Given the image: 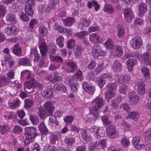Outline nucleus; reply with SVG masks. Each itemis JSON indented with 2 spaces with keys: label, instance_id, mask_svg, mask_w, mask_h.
<instances>
[{
  "label": "nucleus",
  "instance_id": "f257e3e1",
  "mask_svg": "<svg viewBox=\"0 0 151 151\" xmlns=\"http://www.w3.org/2000/svg\"><path fill=\"white\" fill-rule=\"evenodd\" d=\"M25 78L28 81L25 82L24 89L27 93H32V91L29 90L33 89L35 87L37 86L38 84L36 82L35 79L32 75L31 72L29 70H24L21 72V81H23Z\"/></svg>",
  "mask_w": 151,
  "mask_h": 151
},
{
  "label": "nucleus",
  "instance_id": "f03ea898",
  "mask_svg": "<svg viewBox=\"0 0 151 151\" xmlns=\"http://www.w3.org/2000/svg\"><path fill=\"white\" fill-rule=\"evenodd\" d=\"M36 130L35 127H27L25 128V134L26 139L24 144L25 145H28L30 142L35 140V138L37 135Z\"/></svg>",
  "mask_w": 151,
  "mask_h": 151
},
{
  "label": "nucleus",
  "instance_id": "7ed1b4c3",
  "mask_svg": "<svg viewBox=\"0 0 151 151\" xmlns=\"http://www.w3.org/2000/svg\"><path fill=\"white\" fill-rule=\"evenodd\" d=\"M104 104L105 102L103 98L100 97H97L92 101V108L94 111H98Z\"/></svg>",
  "mask_w": 151,
  "mask_h": 151
},
{
  "label": "nucleus",
  "instance_id": "20e7f679",
  "mask_svg": "<svg viewBox=\"0 0 151 151\" xmlns=\"http://www.w3.org/2000/svg\"><path fill=\"white\" fill-rule=\"evenodd\" d=\"M116 127L114 125H111L107 127L106 132L108 137L110 139H114L118 137L116 133Z\"/></svg>",
  "mask_w": 151,
  "mask_h": 151
},
{
  "label": "nucleus",
  "instance_id": "39448f33",
  "mask_svg": "<svg viewBox=\"0 0 151 151\" xmlns=\"http://www.w3.org/2000/svg\"><path fill=\"white\" fill-rule=\"evenodd\" d=\"M66 67L65 70L67 73H74L77 69V63L73 61H69L66 63Z\"/></svg>",
  "mask_w": 151,
  "mask_h": 151
},
{
  "label": "nucleus",
  "instance_id": "423d86ee",
  "mask_svg": "<svg viewBox=\"0 0 151 151\" xmlns=\"http://www.w3.org/2000/svg\"><path fill=\"white\" fill-rule=\"evenodd\" d=\"M93 56L96 58H97L99 56L103 55L105 54V52L101 51V47L99 45H96L92 49L91 52Z\"/></svg>",
  "mask_w": 151,
  "mask_h": 151
},
{
  "label": "nucleus",
  "instance_id": "0eeeda50",
  "mask_svg": "<svg viewBox=\"0 0 151 151\" xmlns=\"http://www.w3.org/2000/svg\"><path fill=\"white\" fill-rule=\"evenodd\" d=\"M4 30L7 35L12 36L17 34L19 31V29L14 26H8L5 28Z\"/></svg>",
  "mask_w": 151,
  "mask_h": 151
},
{
  "label": "nucleus",
  "instance_id": "6e6552de",
  "mask_svg": "<svg viewBox=\"0 0 151 151\" xmlns=\"http://www.w3.org/2000/svg\"><path fill=\"white\" fill-rule=\"evenodd\" d=\"M124 14L125 20L129 23L131 22L134 17L132 9L127 8L125 9L124 12Z\"/></svg>",
  "mask_w": 151,
  "mask_h": 151
},
{
  "label": "nucleus",
  "instance_id": "1a4fd4ad",
  "mask_svg": "<svg viewBox=\"0 0 151 151\" xmlns=\"http://www.w3.org/2000/svg\"><path fill=\"white\" fill-rule=\"evenodd\" d=\"M136 86L137 87L138 92L139 94L143 95L145 93V86L144 82L141 80L137 81L136 83Z\"/></svg>",
  "mask_w": 151,
  "mask_h": 151
},
{
  "label": "nucleus",
  "instance_id": "9d476101",
  "mask_svg": "<svg viewBox=\"0 0 151 151\" xmlns=\"http://www.w3.org/2000/svg\"><path fill=\"white\" fill-rule=\"evenodd\" d=\"M44 109L49 115L52 114L54 107L52 103L50 101H47L43 105Z\"/></svg>",
  "mask_w": 151,
  "mask_h": 151
},
{
  "label": "nucleus",
  "instance_id": "9b49d317",
  "mask_svg": "<svg viewBox=\"0 0 151 151\" xmlns=\"http://www.w3.org/2000/svg\"><path fill=\"white\" fill-rule=\"evenodd\" d=\"M128 96L129 98V101L130 104H135L137 103L139 96L135 94L134 91L129 92Z\"/></svg>",
  "mask_w": 151,
  "mask_h": 151
},
{
  "label": "nucleus",
  "instance_id": "f8f14e48",
  "mask_svg": "<svg viewBox=\"0 0 151 151\" xmlns=\"http://www.w3.org/2000/svg\"><path fill=\"white\" fill-rule=\"evenodd\" d=\"M140 140L139 137L135 136L134 137L132 140V143L134 147L139 150L143 148L145 145L143 144H139V142Z\"/></svg>",
  "mask_w": 151,
  "mask_h": 151
},
{
  "label": "nucleus",
  "instance_id": "ddd939ff",
  "mask_svg": "<svg viewBox=\"0 0 151 151\" xmlns=\"http://www.w3.org/2000/svg\"><path fill=\"white\" fill-rule=\"evenodd\" d=\"M12 52L18 57L23 55H22V48L18 44H15L12 47Z\"/></svg>",
  "mask_w": 151,
  "mask_h": 151
},
{
  "label": "nucleus",
  "instance_id": "4468645a",
  "mask_svg": "<svg viewBox=\"0 0 151 151\" xmlns=\"http://www.w3.org/2000/svg\"><path fill=\"white\" fill-rule=\"evenodd\" d=\"M41 95L43 96H47L48 99L51 98L53 95V91L52 88L50 86L48 87L46 90H42L41 92Z\"/></svg>",
  "mask_w": 151,
  "mask_h": 151
},
{
  "label": "nucleus",
  "instance_id": "2eb2a0df",
  "mask_svg": "<svg viewBox=\"0 0 151 151\" xmlns=\"http://www.w3.org/2000/svg\"><path fill=\"white\" fill-rule=\"evenodd\" d=\"M142 45V42L141 39L137 37L135 39H132V47L134 49H138L140 48Z\"/></svg>",
  "mask_w": 151,
  "mask_h": 151
},
{
  "label": "nucleus",
  "instance_id": "dca6fc26",
  "mask_svg": "<svg viewBox=\"0 0 151 151\" xmlns=\"http://www.w3.org/2000/svg\"><path fill=\"white\" fill-rule=\"evenodd\" d=\"M31 61L30 59L27 57H23L19 60V63L24 66H31Z\"/></svg>",
  "mask_w": 151,
  "mask_h": 151
},
{
  "label": "nucleus",
  "instance_id": "f3484780",
  "mask_svg": "<svg viewBox=\"0 0 151 151\" xmlns=\"http://www.w3.org/2000/svg\"><path fill=\"white\" fill-rule=\"evenodd\" d=\"M91 129L92 130L91 133L94 134V136L97 139H99L101 136V129H100L95 126H93L91 128Z\"/></svg>",
  "mask_w": 151,
  "mask_h": 151
},
{
  "label": "nucleus",
  "instance_id": "a211bd4d",
  "mask_svg": "<svg viewBox=\"0 0 151 151\" xmlns=\"http://www.w3.org/2000/svg\"><path fill=\"white\" fill-rule=\"evenodd\" d=\"M89 39L90 41L93 43H101L102 42L100 36L96 33L90 35Z\"/></svg>",
  "mask_w": 151,
  "mask_h": 151
},
{
  "label": "nucleus",
  "instance_id": "6ab92c4d",
  "mask_svg": "<svg viewBox=\"0 0 151 151\" xmlns=\"http://www.w3.org/2000/svg\"><path fill=\"white\" fill-rule=\"evenodd\" d=\"M112 68L114 71L121 72L122 69V66L119 61L115 60L113 64Z\"/></svg>",
  "mask_w": 151,
  "mask_h": 151
},
{
  "label": "nucleus",
  "instance_id": "aec40b11",
  "mask_svg": "<svg viewBox=\"0 0 151 151\" xmlns=\"http://www.w3.org/2000/svg\"><path fill=\"white\" fill-rule=\"evenodd\" d=\"M83 50V49L81 44L77 45L76 47L74 49L75 55L78 57L81 56Z\"/></svg>",
  "mask_w": 151,
  "mask_h": 151
},
{
  "label": "nucleus",
  "instance_id": "412c9836",
  "mask_svg": "<svg viewBox=\"0 0 151 151\" xmlns=\"http://www.w3.org/2000/svg\"><path fill=\"white\" fill-rule=\"evenodd\" d=\"M90 24L91 20L90 19H87L85 18H82L80 19L79 25L81 28L83 29V27H88Z\"/></svg>",
  "mask_w": 151,
  "mask_h": 151
},
{
  "label": "nucleus",
  "instance_id": "4be33fe9",
  "mask_svg": "<svg viewBox=\"0 0 151 151\" xmlns=\"http://www.w3.org/2000/svg\"><path fill=\"white\" fill-rule=\"evenodd\" d=\"M40 52L42 57H44L47 52V47L46 43L42 41L39 46Z\"/></svg>",
  "mask_w": 151,
  "mask_h": 151
},
{
  "label": "nucleus",
  "instance_id": "5701e85b",
  "mask_svg": "<svg viewBox=\"0 0 151 151\" xmlns=\"http://www.w3.org/2000/svg\"><path fill=\"white\" fill-rule=\"evenodd\" d=\"M92 6L94 8L95 11H97L100 8V5L95 0L91 1L88 2L87 4V7L89 8H91Z\"/></svg>",
  "mask_w": 151,
  "mask_h": 151
},
{
  "label": "nucleus",
  "instance_id": "b1692460",
  "mask_svg": "<svg viewBox=\"0 0 151 151\" xmlns=\"http://www.w3.org/2000/svg\"><path fill=\"white\" fill-rule=\"evenodd\" d=\"M141 58L146 64L151 58V52H146L141 55Z\"/></svg>",
  "mask_w": 151,
  "mask_h": 151
},
{
  "label": "nucleus",
  "instance_id": "393cba45",
  "mask_svg": "<svg viewBox=\"0 0 151 151\" xmlns=\"http://www.w3.org/2000/svg\"><path fill=\"white\" fill-rule=\"evenodd\" d=\"M137 63V60L134 59H131L127 61L126 64L127 65L128 69L132 71V67Z\"/></svg>",
  "mask_w": 151,
  "mask_h": 151
},
{
  "label": "nucleus",
  "instance_id": "a878e982",
  "mask_svg": "<svg viewBox=\"0 0 151 151\" xmlns=\"http://www.w3.org/2000/svg\"><path fill=\"white\" fill-rule=\"evenodd\" d=\"M139 116V113L137 111H131L128 113V118L131 119L135 121H137Z\"/></svg>",
  "mask_w": 151,
  "mask_h": 151
},
{
  "label": "nucleus",
  "instance_id": "bb28decb",
  "mask_svg": "<svg viewBox=\"0 0 151 151\" xmlns=\"http://www.w3.org/2000/svg\"><path fill=\"white\" fill-rule=\"evenodd\" d=\"M73 79L76 81L78 80L80 81L82 80L83 79V73L80 69H78L76 72L74 74Z\"/></svg>",
  "mask_w": 151,
  "mask_h": 151
},
{
  "label": "nucleus",
  "instance_id": "cd10ccee",
  "mask_svg": "<svg viewBox=\"0 0 151 151\" xmlns=\"http://www.w3.org/2000/svg\"><path fill=\"white\" fill-rule=\"evenodd\" d=\"M51 61L53 62L57 63H63V59L62 58L58 55H50V58Z\"/></svg>",
  "mask_w": 151,
  "mask_h": 151
},
{
  "label": "nucleus",
  "instance_id": "c85d7f7f",
  "mask_svg": "<svg viewBox=\"0 0 151 151\" xmlns=\"http://www.w3.org/2000/svg\"><path fill=\"white\" fill-rule=\"evenodd\" d=\"M114 46V48L115 49L113 51L114 56L118 57L122 56L123 54V52L122 50L121 47L119 46L116 45Z\"/></svg>",
  "mask_w": 151,
  "mask_h": 151
},
{
  "label": "nucleus",
  "instance_id": "c756f323",
  "mask_svg": "<svg viewBox=\"0 0 151 151\" xmlns=\"http://www.w3.org/2000/svg\"><path fill=\"white\" fill-rule=\"evenodd\" d=\"M30 54L32 57L34 56V61L37 62L39 60L40 58V55L38 53L37 49H32Z\"/></svg>",
  "mask_w": 151,
  "mask_h": 151
},
{
  "label": "nucleus",
  "instance_id": "7c9ffc66",
  "mask_svg": "<svg viewBox=\"0 0 151 151\" xmlns=\"http://www.w3.org/2000/svg\"><path fill=\"white\" fill-rule=\"evenodd\" d=\"M38 127L40 131L42 134L45 135L47 134L48 130L43 122H42L40 124Z\"/></svg>",
  "mask_w": 151,
  "mask_h": 151
},
{
  "label": "nucleus",
  "instance_id": "2f4dec72",
  "mask_svg": "<svg viewBox=\"0 0 151 151\" xmlns=\"http://www.w3.org/2000/svg\"><path fill=\"white\" fill-rule=\"evenodd\" d=\"M63 22L65 25L67 26H70L75 22L74 18L68 17L63 20Z\"/></svg>",
  "mask_w": 151,
  "mask_h": 151
},
{
  "label": "nucleus",
  "instance_id": "473e14b6",
  "mask_svg": "<svg viewBox=\"0 0 151 151\" xmlns=\"http://www.w3.org/2000/svg\"><path fill=\"white\" fill-rule=\"evenodd\" d=\"M10 130V128L7 124L0 125V134H4Z\"/></svg>",
  "mask_w": 151,
  "mask_h": 151
},
{
  "label": "nucleus",
  "instance_id": "72a5a7b5",
  "mask_svg": "<svg viewBox=\"0 0 151 151\" xmlns=\"http://www.w3.org/2000/svg\"><path fill=\"white\" fill-rule=\"evenodd\" d=\"M24 107L25 108L29 109L34 105L35 104L34 101L31 99H26L24 100Z\"/></svg>",
  "mask_w": 151,
  "mask_h": 151
},
{
  "label": "nucleus",
  "instance_id": "f704fd0d",
  "mask_svg": "<svg viewBox=\"0 0 151 151\" xmlns=\"http://www.w3.org/2000/svg\"><path fill=\"white\" fill-rule=\"evenodd\" d=\"M52 9L50 7V5L48 6L46 5H40L38 6V10L39 12L41 13L42 12H49L50 9Z\"/></svg>",
  "mask_w": 151,
  "mask_h": 151
},
{
  "label": "nucleus",
  "instance_id": "c9c22d12",
  "mask_svg": "<svg viewBox=\"0 0 151 151\" xmlns=\"http://www.w3.org/2000/svg\"><path fill=\"white\" fill-rule=\"evenodd\" d=\"M139 15L140 16H142L147 11L146 5L145 4H140L139 6Z\"/></svg>",
  "mask_w": 151,
  "mask_h": 151
},
{
  "label": "nucleus",
  "instance_id": "e433bc0d",
  "mask_svg": "<svg viewBox=\"0 0 151 151\" xmlns=\"http://www.w3.org/2000/svg\"><path fill=\"white\" fill-rule=\"evenodd\" d=\"M20 101L18 99L14 100L13 103H10L9 104V106L12 109H14L17 107L19 106L20 104Z\"/></svg>",
  "mask_w": 151,
  "mask_h": 151
},
{
  "label": "nucleus",
  "instance_id": "4c0bfd02",
  "mask_svg": "<svg viewBox=\"0 0 151 151\" xmlns=\"http://www.w3.org/2000/svg\"><path fill=\"white\" fill-rule=\"evenodd\" d=\"M39 116L42 119H45L48 115H49L46 111L42 107L39 108Z\"/></svg>",
  "mask_w": 151,
  "mask_h": 151
},
{
  "label": "nucleus",
  "instance_id": "58836bf2",
  "mask_svg": "<svg viewBox=\"0 0 151 151\" xmlns=\"http://www.w3.org/2000/svg\"><path fill=\"white\" fill-rule=\"evenodd\" d=\"M105 45L107 49L112 50L114 47V45L113 44V42L112 40L110 39H108L105 42Z\"/></svg>",
  "mask_w": 151,
  "mask_h": 151
},
{
  "label": "nucleus",
  "instance_id": "ea45409f",
  "mask_svg": "<svg viewBox=\"0 0 151 151\" xmlns=\"http://www.w3.org/2000/svg\"><path fill=\"white\" fill-rule=\"evenodd\" d=\"M6 19L8 22L12 24L15 23L17 22L16 15L14 14L8 15L6 16Z\"/></svg>",
  "mask_w": 151,
  "mask_h": 151
},
{
  "label": "nucleus",
  "instance_id": "a19ab883",
  "mask_svg": "<svg viewBox=\"0 0 151 151\" xmlns=\"http://www.w3.org/2000/svg\"><path fill=\"white\" fill-rule=\"evenodd\" d=\"M39 36L40 37L45 36L47 34V30L45 27L41 26L39 27Z\"/></svg>",
  "mask_w": 151,
  "mask_h": 151
},
{
  "label": "nucleus",
  "instance_id": "79ce46f5",
  "mask_svg": "<svg viewBox=\"0 0 151 151\" xmlns=\"http://www.w3.org/2000/svg\"><path fill=\"white\" fill-rule=\"evenodd\" d=\"M99 114L97 111H94L92 109V111L88 115V117L91 119L95 121L98 116Z\"/></svg>",
  "mask_w": 151,
  "mask_h": 151
},
{
  "label": "nucleus",
  "instance_id": "37998d69",
  "mask_svg": "<svg viewBox=\"0 0 151 151\" xmlns=\"http://www.w3.org/2000/svg\"><path fill=\"white\" fill-rule=\"evenodd\" d=\"M29 119L32 123L34 125L37 124L39 122L38 117L35 115H31L29 116Z\"/></svg>",
  "mask_w": 151,
  "mask_h": 151
},
{
  "label": "nucleus",
  "instance_id": "c03bdc74",
  "mask_svg": "<svg viewBox=\"0 0 151 151\" xmlns=\"http://www.w3.org/2000/svg\"><path fill=\"white\" fill-rule=\"evenodd\" d=\"M103 10L105 12L110 13H113L114 11L113 7L111 5L109 4L105 6Z\"/></svg>",
  "mask_w": 151,
  "mask_h": 151
},
{
  "label": "nucleus",
  "instance_id": "a18cd8bd",
  "mask_svg": "<svg viewBox=\"0 0 151 151\" xmlns=\"http://www.w3.org/2000/svg\"><path fill=\"white\" fill-rule=\"evenodd\" d=\"M81 137L83 139L87 142H89L91 140V138L90 137L87 135L86 130L82 129L81 132Z\"/></svg>",
  "mask_w": 151,
  "mask_h": 151
},
{
  "label": "nucleus",
  "instance_id": "49530a36",
  "mask_svg": "<svg viewBox=\"0 0 151 151\" xmlns=\"http://www.w3.org/2000/svg\"><path fill=\"white\" fill-rule=\"evenodd\" d=\"M117 28L118 29V36L120 37L124 35L125 32L123 27L122 25L119 24L117 26Z\"/></svg>",
  "mask_w": 151,
  "mask_h": 151
},
{
  "label": "nucleus",
  "instance_id": "de8ad7c7",
  "mask_svg": "<svg viewBox=\"0 0 151 151\" xmlns=\"http://www.w3.org/2000/svg\"><path fill=\"white\" fill-rule=\"evenodd\" d=\"M9 83V81L7 79L6 77L2 76L0 77V86H2L4 85Z\"/></svg>",
  "mask_w": 151,
  "mask_h": 151
},
{
  "label": "nucleus",
  "instance_id": "09e8293b",
  "mask_svg": "<svg viewBox=\"0 0 151 151\" xmlns=\"http://www.w3.org/2000/svg\"><path fill=\"white\" fill-rule=\"evenodd\" d=\"M143 76L146 78H149L150 76L149 69L146 67H142L141 69Z\"/></svg>",
  "mask_w": 151,
  "mask_h": 151
},
{
  "label": "nucleus",
  "instance_id": "8fccbe9b",
  "mask_svg": "<svg viewBox=\"0 0 151 151\" xmlns=\"http://www.w3.org/2000/svg\"><path fill=\"white\" fill-rule=\"evenodd\" d=\"M106 87L108 89L107 91H115L116 88V85L114 83H109Z\"/></svg>",
  "mask_w": 151,
  "mask_h": 151
},
{
  "label": "nucleus",
  "instance_id": "3c124183",
  "mask_svg": "<svg viewBox=\"0 0 151 151\" xmlns=\"http://www.w3.org/2000/svg\"><path fill=\"white\" fill-rule=\"evenodd\" d=\"M54 77L53 81L55 82L60 81L62 80V77L59 75V73L57 71H55L53 73Z\"/></svg>",
  "mask_w": 151,
  "mask_h": 151
},
{
  "label": "nucleus",
  "instance_id": "603ef678",
  "mask_svg": "<svg viewBox=\"0 0 151 151\" xmlns=\"http://www.w3.org/2000/svg\"><path fill=\"white\" fill-rule=\"evenodd\" d=\"M65 142L68 145L71 146L75 143V139L73 137H66L64 140Z\"/></svg>",
  "mask_w": 151,
  "mask_h": 151
},
{
  "label": "nucleus",
  "instance_id": "864d4df0",
  "mask_svg": "<svg viewBox=\"0 0 151 151\" xmlns=\"http://www.w3.org/2000/svg\"><path fill=\"white\" fill-rule=\"evenodd\" d=\"M139 56V55L138 52H135L133 55H132L129 53H127L124 55L123 57V59L124 60H126L128 58L131 57H134L135 58H138Z\"/></svg>",
  "mask_w": 151,
  "mask_h": 151
},
{
  "label": "nucleus",
  "instance_id": "5fc2aeb1",
  "mask_svg": "<svg viewBox=\"0 0 151 151\" xmlns=\"http://www.w3.org/2000/svg\"><path fill=\"white\" fill-rule=\"evenodd\" d=\"M14 76L15 73L14 71L13 70H11L6 74L7 79L9 81V80L13 79L14 78Z\"/></svg>",
  "mask_w": 151,
  "mask_h": 151
},
{
  "label": "nucleus",
  "instance_id": "6e6d98bb",
  "mask_svg": "<svg viewBox=\"0 0 151 151\" xmlns=\"http://www.w3.org/2000/svg\"><path fill=\"white\" fill-rule=\"evenodd\" d=\"M25 12L27 15L29 16H32L34 13L32 8H30L28 6L25 7Z\"/></svg>",
  "mask_w": 151,
  "mask_h": 151
},
{
  "label": "nucleus",
  "instance_id": "4d7b16f0",
  "mask_svg": "<svg viewBox=\"0 0 151 151\" xmlns=\"http://www.w3.org/2000/svg\"><path fill=\"white\" fill-rule=\"evenodd\" d=\"M76 42L73 39H71L68 40L67 42V46L68 49H72L75 45Z\"/></svg>",
  "mask_w": 151,
  "mask_h": 151
},
{
  "label": "nucleus",
  "instance_id": "13d9d810",
  "mask_svg": "<svg viewBox=\"0 0 151 151\" xmlns=\"http://www.w3.org/2000/svg\"><path fill=\"white\" fill-rule=\"evenodd\" d=\"M115 94L114 91H107L105 93V96L107 98L111 99L114 96Z\"/></svg>",
  "mask_w": 151,
  "mask_h": 151
},
{
  "label": "nucleus",
  "instance_id": "bf43d9fd",
  "mask_svg": "<svg viewBox=\"0 0 151 151\" xmlns=\"http://www.w3.org/2000/svg\"><path fill=\"white\" fill-rule=\"evenodd\" d=\"M74 119V116H66L64 119L65 122L66 123H71Z\"/></svg>",
  "mask_w": 151,
  "mask_h": 151
},
{
  "label": "nucleus",
  "instance_id": "052dcab7",
  "mask_svg": "<svg viewBox=\"0 0 151 151\" xmlns=\"http://www.w3.org/2000/svg\"><path fill=\"white\" fill-rule=\"evenodd\" d=\"M23 131V129L20 126L16 125L14 127V128L13 130V132L16 134L21 133Z\"/></svg>",
  "mask_w": 151,
  "mask_h": 151
},
{
  "label": "nucleus",
  "instance_id": "680f3d73",
  "mask_svg": "<svg viewBox=\"0 0 151 151\" xmlns=\"http://www.w3.org/2000/svg\"><path fill=\"white\" fill-rule=\"evenodd\" d=\"M26 14H25L23 12H22L20 13L19 16L22 20L23 21L27 22L29 21V18Z\"/></svg>",
  "mask_w": 151,
  "mask_h": 151
},
{
  "label": "nucleus",
  "instance_id": "e2e57ef3",
  "mask_svg": "<svg viewBox=\"0 0 151 151\" xmlns=\"http://www.w3.org/2000/svg\"><path fill=\"white\" fill-rule=\"evenodd\" d=\"M103 69L102 64H99L96 68L94 70V72L95 74L97 75Z\"/></svg>",
  "mask_w": 151,
  "mask_h": 151
},
{
  "label": "nucleus",
  "instance_id": "0e129e2a",
  "mask_svg": "<svg viewBox=\"0 0 151 151\" xmlns=\"http://www.w3.org/2000/svg\"><path fill=\"white\" fill-rule=\"evenodd\" d=\"M64 39L62 36H60L57 40L56 42L58 45L61 47H63V40Z\"/></svg>",
  "mask_w": 151,
  "mask_h": 151
},
{
  "label": "nucleus",
  "instance_id": "69168bd1",
  "mask_svg": "<svg viewBox=\"0 0 151 151\" xmlns=\"http://www.w3.org/2000/svg\"><path fill=\"white\" fill-rule=\"evenodd\" d=\"M54 28L55 30L60 33H65L66 28L60 26H55Z\"/></svg>",
  "mask_w": 151,
  "mask_h": 151
},
{
  "label": "nucleus",
  "instance_id": "338daca9",
  "mask_svg": "<svg viewBox=\"0 0 151 151\" xmlns=\"http://www.w3.org/2000/svg\"><path fill=\"white\" fill-rule=\"evenodd\" d=\"M98 85L100 88H102L106 83V81L101 77H99L97 80Z\"/></svg>",
  "mask_w": 151,
  "mask_h": 151
},
{
  "label": "nucleus",
  "instance_id": "774afa93",
  "mask_svg": "<svg viewBox=\"0 0 151 151\" xmlns=\"http://www.w3.org/2000/svg\"><path fill=\"white\" fill-rule=\"evenodd\" d=\"M121 143L123 146L125 147H127L129 144V139L125 137H123L121 140Z\"/></svg>",
  "mask_w": 151,
  "mask_h": 151
}]
</instances>
